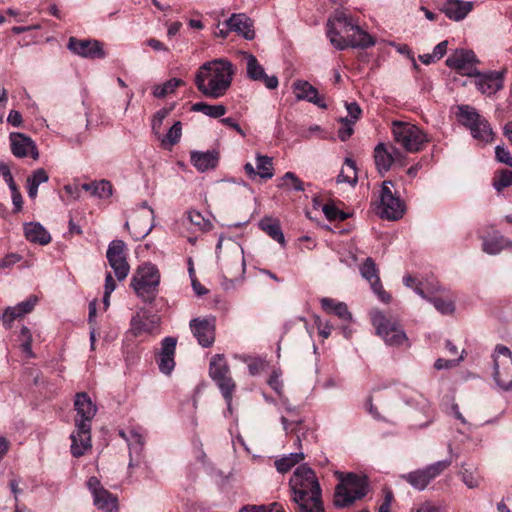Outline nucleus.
I'll return each instance as SVG.
<instances>
[{
	"mask_svg": "<svg viewBox=\"0 0 512 512\" xmlns=\"http://www.w3.org/2000/svg\"><path fill=\"white\" fill-rule=\"evenodd\" d=\"M326 36L338 50L348 47L365 49L375 45V39L360 27L358 19L342 8L336 9L329 16Z\"/></svg>",
	"mask_w": 512,
	"mask_h": 512,
	"instance_id": "nucleus-1",
	"label": "nucleus"
},
{
	"mask_svg": "<svg viewBox=\"0 0 512 512\" xmlns=\"http://www.w3.org/2000/svg\"><path fill=\"white\" fill-rule=\"evenodd\" d=\"M289 487L295 512H320V483L316 472L306 463L294 470Z\"/></svg>",
	"mask_w": 512,
	"mask_h": 512,
	"instance_id": "nucleus-2",
	"label": "nucleus"
},
{
	"mask_svg": "<svg viewBox=\"0 0 512 512\" xmlns=\"http://www.w3.org/2000/svg\"><path fill=\"white\" fill-rule=\"evenodd\" d=\"M234 73L233 64L226 59L208 61L197 71L195 85L205 97L218 99L230 88Z\"/></svg>",
	"mask_w": 512,
	"mask_h": 512,
	"instance_id": "nucleus-3",
	"label": "nucleus"
},
{
	"mask_svg": "<svg viewBox=\"0 0 512 512\" xmlns=\"http://www.w3.org/2000/svg\"><path fill=\"white\" fill-rule=\"evenodd\" d=\"M74 407L77 412L76 432L70 437L71 453L74 457H80L91 447V422L97 413V406L86 392H79L75 395Z\"/></svg>",
	"mask_w": 512,
	"mask_h": 512,
	"instance_id": "nucleus-4",
	"label": "nucleus"
},
{
	"mask_svg": "<svg viewBox=\"0 0 512 512\" xmlns=\"http://www.w3.org/2000/svg\"><path fill=\"white\" fill-rule=\"evenodd\" d=\"M339 484L336 487L334 504L345 508L353 505L355 501L362 499L368 493V479L365 475L355 473L336 472Z\"/></svg>",
	"mask_w": 512,
	"mask_h": 512,
	"instance_id": "nucleus-5",
	"label": "nucleus"
},
{
	"mask_svg": "<svg viewBox=\"0 0 512 512\" xmlns=\"http://www.w3.org/2000/svg\"><path fill=\"white\" fill-rule=\"evenodd\" d=\"M160 284V272L152 263L139 265L132 275L130 286L135 294L147 304H152L157 295Z\"/></svg>",
	"mask_w": 512,
	"mask_h": 512,
	"instance_id": "nucleus-6",
	"label": "nucleus"
},
{
	"mask_svg": "<svg viewBox=\"0 0 512 512\" xmlns=\"http://www.w3.org/2000/svg\"><path fill=\"white\" fill-rule=\"evenodd\" d=\"M460 124L469 129L472 137L480 142L489 143L493 140V130L485 117L470 105H458L456 112Z\"/></svg>",
	"mask_w": 512,
	"mask_h": 512,
	"instance_id": "nucleus-7",
	"label": "nucleus"
},
{
	"mask_svg": "<svg viewBox=\"0 0 512 512\" xmlns=\"http://www.w3.org/2000/svg\"><path fill=\"white\" fill-rule=\"evenodd\" d=\"M394 141L406 152L416 153L429 141L427 135L416 125L394 121L392 125Z\"/></svg>",
	"mask_w": 512,
	"mask_h": 512,
	"instance_id": "nucleus-8",
	"label": "nucleus"
},
{
	"mask_svg": "<svg viewBox=\"0 0 512 512\" xmlns=\"http://www.w3.org/2000/svg\"><path fill=\"white\" fill-rule=\"evenodd\" d=\"M371 323L376 333L387 345L399 346L408 340L398 321L387 318L380 310L370 312Z\"/></svg>",
	"mask_w": 512,
	"mask_h": 512,
	"instance_id": "nucleus-9",
	"label": "nucleus"
},
{
	"mask_svg": "<svg viewBox=\"0 0 512 512\" xmlns=\"http://www.w3.org/2000/svg\"><path fill=\"white\" fill-rule=\"evenodd\" d=\"M493 378L502 391L512 390V352L504 345H497L493 353Z\"/></svg>",
	"mask_w": 512,
	"mask_h": 512,
	"instance_id": "nucleus-10",
	"label": "nucleus"
},
{
	"mask_svg": "<svg viewBox=\"0 0 512 512\" xmlns=\"http://www.w3.org/2000/svg\"><path fill=\"white\" fill-rule=\"evenodd\" d=\"M452 458L437 461L421 469H416L401 475V478L409 483L414 489L423 491L427 486L441 475L452 464Z\"/></svg>",
	"mask_w": 512,
	"mask_h": 512,
	"instance_id": "nucleus-11",
	"label": "nucleus"
},
{
	"mask_svg": "<svg viewBox=\"0 0 512 512\" xmlns=\"http://www.w3.org/2000/svg\"><path fill=\"white\" fill-rule=\"evenodd\" d=\"M392 181H384L379 194L380 203L377 213L382 219L398 220L405 212V205L401 199L392 192Z\"/></svg>",
	"mask_w": 512,
	"mask_h": 512,
	"instance_id": "nucleus-12",
	"label": "nucleus"
},
{
	"mask_svg": "<svg viewBox=\"0 0 512 512\" xmlns=\"http://www.w3.org/2000/svg\"><path fill=\"white\" fill-rule=\"evenodd\" d=\"M106 258L110 267L113 269L116 278L119 281L124 280L130 271V266L126 259L125 242L119 239L111 241L108 245Z\"/></svg>",
	"mask_w": 512,
	"mask_h": 512,
	"instance_id": "nucleus-13",
	"label": "nucleus"
},
{
	"mask_svg": "<svg viewBox=\"0 0 512 512\" xmlns=\"http://www.w3.org/2000/svg\"><path fill=\"white\" fill-rule=\"evenodd\" d=\"M478 62L476 55L471 50L457 49L447 59L446 65L455 69L462 75L472 77L477 74V68L475 64Z\"/></svg>",
	"mask_w": 512,
	"mask_h": 512,
	"instance_id": "nucleus-14",
	"label": "nucleus"
},
{
	"mask_svg": "<svg viewBox=\"0 0 512 512\" xmlns=\"http://www.w3.org/2000/svg\"><path fill=\"white\" fill-rule=\"evenodd\" d=\"M160 321L161 319L157 314L140 309L130 320L129 332L135 337L142 334L152 335L158 330Z\"/></svg>",
	"mask_w": 512,
	"mask_h": 512,
	"instance_id": "nucleus-15",
	"label": "nucleus"
},
{
	"mask_svg": "<svg viewBox=\"0 0 512 512\" xmlns=\"http://www.w3.org/2000/svg\"><path fill=\"white\" fill-rule=\"evenodd\" d=\"M193 336L200 346L208 348L215 341V318H193L189 323Z\"/></svg>",
	"mask_w": 512,
	"mask_h": 512,
	"instance_id": "nucleus-16",
	"label": "nucleus"
},
{
	"mask_svg": "<svg viewBox=\"0 0 512 512\" xmlns=\"http://www.w3.org/2000/svg\"><path fill=\"white\" fill-rule=\"evenodd\" d=\"M67 47L74 54L84 58L103 59L106 57L102 43L98 40L70 37Z\"/></svg>",
	"mask_w": 512,
	"mask_h": 512,
	"instance_id": "nucleus-17",
	"label": "nucleus"
},
{
	"mask_svg": "<svg viewBox=\"0 0 512 512\" xmlns=\"http://www.w3.org/2000/svg\"><path fill=\"white\" fill-rule=\"evenodd\" d=\"M243 54L246 59L247 77L252 81L262 82L267 89H276L279 84L277 76H268L265 73L264 67L259 63L256 56L253 54L247 52H244Z\"/></svg>",
	"mask_w": 512,
	"mask_h": 512,
	"instance_id": "nucleus-18",
	"label": "nucleus"
},
{
	"mask_svg": "<svg viewBox=\"0 0 512 512\" xmlns=\"http://www.w3.org/2000/svg\"><path fill=\"white\" fill-rule=\"evenodd\" d=\"M11 151L15 157L24 158L31 156L34 160L39 158V152L35 142L23 133L12 132L9 135Z\"/></svg>",
	"mask_w": 512,
	"mask_h": 512,
	"instance_id": "nucleus-19",
	"label": "nucleus"
},
{
	"mask_svg": "<svg viewBox=\"0 0 512 512\" xmlns=\"http://www.w3.org/2000/svg\"><path fill=\"white\" fill-rule=\"evenodd\" d=\"M360 273L371 285L372 290L376 293L382 302H389L391 296L383 289L378 275L377 266L372 258H367L360 267Z\"/></svg>",
	"mask_w": 512,
	"mask_h": 512,
	"instance_id": "nucleus-20",
	"label": "nucleus"
},
{
	"mask_svg": "<svg viewBox=\"0 0 512 512\" xmlns=\"http://www.w3.org/2000/svg\"><path fill=\"white\" fill-rule=\"evenodd\" d=\"M475 86L477 89L487 96L494 95L503 88V76L500 72H487L474 74Z\"/></svg>",
	"mask_w": 512,
	"mask_h": 512,
	"instance_id": "nucleus-21",
	"label": "nucleus"
},
{
	"mask_svg": "<svg viewBox=\"0 0 512 512\" xmlns=\"http://www.w3.org/2000/svg\"><path fill=\"white\" fill-rule=\"evenodd\" d=\"M177 339L175 337H165L161 341V350L158 359V368L161 373L170 375L175 367V351H176Z\"/></svg>",
	"mask_w": 512,
	"mask_h": 512,
	"instance_id": "nucleus-22",
	"label": "nucleus"
},
{
	"mask_svg": "<svg viewBox=\"0 0 512 512\" xmlns=\"http://www.w3.org/2000/svg\"><path fill=\"white\" fill-rule=\"evenodd\" d=\"M223 25L228 27V30L234 31L243 36L246 40H253L255 38V31L253 29V21L244 13L232 14Z\"/></svg>",
	"mask_w": 512,
	"mask_h": 512,
	"instance_id": "nucleus-23",
	"label": "nucleus"
},
{
	"mask_svg": "<svg viewBox=\"0 0 512 512\" xmlns=\"http://www.w3.org/2000/svg\"><path fill=\"white\" fill-rule=\"evenodd\" d=\"M219 158V152L216 150L192 151L190 153V161L199 172L215 169L219 163Z\"/></svg>",
	"mask_w": 512,
	"mask_h": 512,
	"instance_id": "nucleus-24",
	"label": "nucleus"
},
{
	"mask_svg": "<svg viewBox=\"0 0 512 512\" xmlns=\"http://www.w3.org/2000/svg\"><path fill=\"white\" fill-rule=\"evenodd\" d=\"M473 2L462 0H447L443 7L445 15L454 21L463 20L472 10Z\"/></svg>",
	"mask_w": 512,
	"mask_h": 512,
	"instance_id": "nucleus-25",
	"label": "nucleus"
},
{
	"mask_svg": "<svg viewBox=\"0 0 512 512\" xmlns=\"http://www.w3.org/2000/svg\"><path fill=\"white\" fill-rule=\"evenodd\" d=\"M322 310L327 314L336 316L343 322H350L352 320V314L344 302L332 298H322Z\"/></svg>",
	"mask_w": 512,
	"mask_h": 512,
	"instance_id": "nucleus-26",
	"label": "nucleus"
},
{
	"mask_svg": "<svg viewBox=\"0 0 512 512\" xmlns=\"http://www.w3.org/2000/svg\"><path fill=\"white\" fill-rule=\"evenodd\" d=\"M24 234L28 241L40 245H47L51 242L50 233L40 223L24 224Z\"/></svg>",
	"mask_w": 512,
	"mask_h": 512,
	"instance_id": "nucleus-27",
	"label": "nucleus"
},
{
	"mask_svg": "<svg viewBox=\"0 0 512 512\" xmlns=\"http://www.w3.org/2000/svg\"><path fill=\"white\" fill-rule=\"evenodd\" d=\"M345 204L340 200H330L322 204V213L331 222H342L350 217V213L344 210Z\"/></svg>",
	"mask_w": 512,
	"mask_h": 512,
	"instance_id": "nucleus-28",
	"label": "nucleus"
},
{
	"mask_svg": "<svg viewBox=\"0 0 512 512\" xmlns=\"http://www.w3.org/2000/svg\"><path fill=\"white\" fill-rule=\"evenodd\" d=\"M293 88L297 100H306L320 106L318 90L307 81L298 80L294 82Z\"/></svg>",
	"mask_w": 512,
	"mask_h": 512,
	"instance_id": "nucleus-29",
	"label": "nucleus"
},
{
	"mask_svg": "<svg viewBox=\"0 0 512 512\" xmlns=\"http://www.w3.org/2000/svg\"><path fill=\"white\" fill-rule=\"evenodd\" d=\"M482 249L490 255H497L504 249H512V241L502 235L483 238Z\"/></svg>",
	"mask_w": 512,
	"mask_h": 512,
	"instance_id": "nucleus-30",
	"label": "nucleus"
},
{
	"mask_svg": "<svg viewBox=\"0 0 512 512\" xmlns=\"http://www.w3.org/2000/svg\"><path fill=\"white\" fill-rule=\"evenodd\" d=\"M258 226L273 240L281 245H285V238L279 220L265 216L259 221Z\"/></svg>",
	"mask_w": 512,
	"mask_h": 512,
	"instance_id": "nucleus-31",
	"label": "nucleus"
},
{
	"mask_svg": "<svg viewBox=\"0 0 512 512\" xmlns=\"http://www.w3.org/2000/svg\"><path fill=\"white\" fill-rule=\"evenodd\" d=\"M374 160L379 173L383 174L389 171L393 164L392 152L390 147L384 143H379L374 149Z\"/></svg>",
	"mask_w": 512,
	"mask_h": 512,
	"instance_id": "nucleus-32",
	"label": "nucleus"
},
{
	"mask_svg": "<svg viewBox=\"0 0 512 512\" xmlns=\"http://www.w3.org/2000/svg\"><path fill=\"white\" fill-rule=\"evenodd\" d=\"M217 387L219 388L222 397L224 398L227 408L229 411H231V404L233 395L236 391V383L233 380V378L229 375H225L223 377H220L216 380H214Z\"/></svg>",
	"mask_w": 512,
	"mask_h": 512,
	"instance_id": "nucleus-33",
	"label": "nucleus"
},
{
	"mask_svg": "<svg viewBox=\"0 0 512 512\" xmlns=\"http://www.w3.org/2000/svg\"><path fill=\"white\" fill-rule=\"evenodd\" d=\"M94 505L105 512H114L117 510V498L107 489L93 496Z\"/></svg>",
	"mask_w": 512,
	"mask_h": 512,
	"instance_id": "nucleus-34",
	"label": "nucleus"
},
{
	"mask_svg": "<svg viewBox=\"0 0 512 512\" xmlns=\"http://www.w3.org/2000/svg\"><path fill=\"white\" fill-rule=\"evenodd\" d=\"M230 374L229 366L223 354H215L209 365V376L214 381L220 377Z\"/></svg>",
	"mask_w": 512,
	"mask_h": 512,
	"instance_id": "nucleus-35",
	"label": "nucleus"
},
{
	"mask_svg": "<svg viewBox=\"0 0 512 512\" xmlns=\"http://www.w3.org/2000/svg\"><path fill=\"white\" fill-rule=\"evenodd\" d=\"M49 180V176L45 169L38 168L27 178V192L31 199H35L38 193V187L40 184L45 183Z\"/></svg>",
	"mask_w": 512,
	"mask_h": 512,
	"instance_id": "nucleus-36",
	"label": "nucleus"
},
{
	"mask_svg": "<svg viewBox=\"0 0 512 512\" xmlns=\"http://www.w3.org/2000/svg\"><path fill=\"white\" fill-rule=\"evenodd\" d=\"M191 110L194 112H201L206 116L211 118H220L222 117L227 109L223 104L210 105L206 102H197L194 103L191 107Z\"/></svg>",
	"mask_w": 512,
	"mask_h": 512,
	"instance_id": "nucleus-37",
	"label": "nucleus"
},
{
	"mask_svg": "<svg viewBox=\"0 0 512 512\" xmlns=\"http://www.w3.org/2000/svg\"><path fill=\"white\" fill-rule=\"evenodd\" d=\"M304 459L302 452H294L283 456L275 461V467L279 473H287L295 465L299 464Z\"/></svg>",
	"mask_w": 512,
	"mask_h": 512,
	"instance_id": "nucleus-38",
	"label": "nucleus"
},
{
	"mask_svg": "<svg viewBox=\"0 0 512 512\" xmlns=\"http://www.w3.org/2000/svg\"><path fill=\"white\" fill-rule=\"evenodd\" d=\"M337 182L338 183H348L352 186H354L357 183L356 164L352 159H350V158L345 159L344 167L342 168L341 172L337 176Z\"/></svg>",
	"mask_w": 512,
	"mask_h": 512,
	"instance_id": "nucleus-39",
	"label": "nucleus"
},
{
	"mask_svg": "<svg viewBox=\"0 0 512 512\" xmlns=\"http://www.w3.org/2000/svg\"><path fill=\"white\" fill-rule=\"evenodd\" d=\"M404 403L408 406L414 407L424 414H428L430 411L429 400L421 393L415 392L412 396H402Z\"/></svg>",
	"mask_w": 512,
	"mask_h": 512,
	"instance_id": "nucleus-40",
	"label": "nucleus"
},
{
	"mask_svg": "<svg viewBox=\"0 0 512 512\" xmlns=\"http://www.w3.org/2000/svg\"><path fill=\"white\" fill-rule=\"evenodd\" d=\"M257 176L262 179H271L273 177L272 158L258 154L256 157Z\"/></svg>",
	"mask_w": 512,
	"mask_h": 512,
	"instance_id": "nucleus-41",
	"label": "nucleus"
},
{
	"mask_svg": "<svg viewBox=\"0 0 512 512\" xmlns=\"http://www.w3.org/2000/svg\"><path fill=\"white\" fill-rule=\"evenodd\" d=\"M185 85V82L179 78H172L162 85L154 87L153 95L156 98H164L168 94H172L177 87Z\"/></svg>",
	"mask_w": 512,
	"mask_h": 512,
	"instance_id": "nucleus-42",
	"label": "nucleus"
},
{
	"mask_svg": "<svg viewBox=\"0 0 512 512\" xmlns=\"http://www.w3.org/2000/svg\"><path fill=\"white\" fill-rule=\"evenodd\" d=\"M187 219L192 225L198 227L202 231H209L212 228L211 222L206 220L202 214L196 210L188 211Z\"/></svg>",
	"mask_w": 512,
	"mask_h": 512,
	"instance_id": "nucleus-43",
	"label": "nucleus"
},
{
	"mask_svg": "<svg viewBox=\"0 0 512 512\" xmlns=\"http://www.w3.org/2000/svg\"><path fill=\"white\" fill-rule=\"evenodd\" d=\"M182 135V124L180 121H176L173 126L169 129L167 134L162 139V144L166 146L169 144L170 146H174L180 141Z\"/></svg>",
	"mask_w": 512,
	"mask_h": 512,
	"instance_id": "nucleus-44",
	"label": "nucleus"
},
{
	"mask_svg": "<svg viewBox=\"0 0 512 512\" xmlns=\"http://www.w3.org/2000/svg\"><path fill=\"white\" fill-rule=\"evenodd\" d=\"M19 337L22 341L20 344L22 352H24L28 358H33L35 355L32 351V335L26 326L21 328Z\"/></svg>",
	"mask_w": 512,
	"mask_h": 512,
	"instance_id": "nucleus-45",
	"label": "nucleus"
},
{
	"mask_svg": "<svg viewBox=\"0 0 512 512\" xmlns=\"http://www.w3.org/2000/svg\"><path fill=\"white\" fill-rule=\"evenodd\" d=\"M512 185V171L501 170L493 180V186L497 191Z\"/></svg>",
	"mask_w": 512,
	"mask_h": 512,
	"instance_id": "nucleus-46",
	"label": "nucleus"
},
{
	"mask_svg": "<svg viewBox=\"0 0 512 512\" xmlns=\"http://www.w3.org/2000/svg\"><path fill=\"white\" fill-rule=\"evenodd\" d=\"M461 479L463 483L469 488L474 489L479 486L480 477L476 470H470L467 468H463L460 472Z\"/></svg>",
	"mask_w": 512,
	"mask_h": 512,
	"instance_id": "nucleus-47",
	"label": "nucleus"
},
{
	"mask_svg": "<svg viewBox=\"0 0 512 512\" xmlns=\"http://www.w3.org/2000/svg\"><path fill=\"white\" fill-rule=\"evenodd\" d=\"M340 122H341V127L338 130V137L341 141L344 142L352 136V134L354 132L353 126L355 123H354V121H351L348 118H341Z\"/></svg>",
	"mask_w": 512,
	"mask_h": 512,
	"instance_id": "nucleus-48",
	"label": "nucleus"
},
{
	"mask_svg": "<svg viewBox=\"0 0 512 512\" xmlns=\"http://www.w3.org/2000/svg\"><path fill=\"white\" fill-rule=\"evenodd\" d=\"M112 184L107 180H101L97 182V186H95V194L94 196H98L99 198H109L112 195Z\"/></svg>",
	"mask_w": 512,
	"mask_h": 512,
	"instance_id": "nucleus-49",
	"label": "nucleus"
},
{
	"mask_svg": "<svg viewBox=\"0 0 512 512\" xmlns=\"http://www.w3.org/2000/svg\"><path fill=\"white\" fill-rule=\"evenodd\" d=\"M495 158L498 162L512 167V156L504 146L498 145L495 148Z\"/></svg>",
	"mask_w": 512,
	"mask_h": 512,
	"instance_id": "nucleus-50",
	"label": "nucleus"
},
{
	"mask_svg": "<svg viewBox=\"0 0 512 512\" xmlns=\"http://www.w3.org/2000/svg\"><path fill=\"white\" fill-rule=\"evenodd\" d=\"M433 303L434 307L442 314L452 313L454 310L453 303L450 301H445L439 298L430 299Z\"/></svg>",
	"mask_w": 512,
	"mask_h": 512,
	"instance_id": "nucleus-51",
	"label": "nucleus"
},
{
	"mask_svg": "<svg viewBox=\"0 0 512 512\" xmlns=\"http://www.w3.org/2000/svg\"><path fill=\"white\" fill-rule=\"evenodd\" d=\"M19 317H21V315L15 306L7 307L2 315V321L7 328H10L12 322Z\"/></svg>",
	"mask_w": 512,
	"mask_h": 512,
	"instance_id": "nucleus-52",
	"label": "nucleus"
},
{
	"mask_svg": "<svg viewBox=\"0 0 512 512\" xmlns=\"http://www.w3.org/2000/svg\"><path fill=\"white\" fill-rule=\"evenodd\" d=\"M170 111H171V109L163 108L155 113L154 118L152 120V129L155 133L159 132V130L162 126L163 120L168 116Z\"/></svg>",
	"mask_w": 512,
	"mask_h": 512,
	"instance_id": "nucleus-53",
	"label": "nucleus"
},
{
	"mask_svg": "<svg viewBox=\"0 0 512 512\" xmlns=\"http://www.w3.org/2000/svg\"><path fill=\"white\" fill-rule=\"evenodd\" d=\"M37 302V298L31 296L27 300L18 303L15 307L17 308V311L20 313L21 317L30 313Z\"/></svg>",
	"mask_w": 512,
	"mask_h": 512,
	"instance_id": "nucleus-54",
	"label": "nucleus"
},
{
	"mask_svg": "<svg viewBox=\"0 0 512 512\" xmlns=\"http://www.w3.org/2000/svg\"><path fill=\"white\" fill-rule=\"evenodd\" d=\"M282 180H283L282 186H286L287 181L290 180L293 183L294 190H296V191L304 190L303 182L293 172H286L284 174V176L282 177Z\"/></svg>",
	"mask_w": 512,
	"mask_h": 512,
	"instance_id": "nucleus-55",
	"label": "nucleus"
},
{
	"mask_svg": "<svg viewBox=\"0 0 512 512\" xmlns=\"http://www.w3.org/2000/svg\"><path fill=\"white\" fill-rule=\"evenodd\" d=\"M403 283L405 286L409 288H413L414 291L421 296L422 298H426V295L424 293V290L422 288L421 283H417V280L413 278L412 276L408 275L403 278Z\"/></svg>",
	"mask_w": 512,
	"mask_h": 512,
	"instance_id": "nucleus-56",
	"label": "nucleus"
},
{
	"mask_svg": "<svg viewBox=\"0 0 512 512\" xmlns=\"http://www.w3.org/2000/svg\"><path fill=\"white\" fill-rule=\"evenodd\" d=\"M22 260V256L17 253H9L0 261V269L11 268Z\"/></svg>",
	"mask_w": 512,
	"mask_h": 512,
	"instance_id": "nucleus-57",
	"label": "nucleus"
},
{
	"mask_svg": "<svg viewBox=\"0 0 512 512\" xmlns=\"http://www.w3.org/2000/svg\"><path fill=\"white\" fill-rule=\"evenodd\" d=\"M461 360H463V356H460V358L457 360H446L443 358H438L434 363V368L436 370L450 369L456 366Z\"/></svg>",
	"mask_w": 512,
	"mask_h": 512,
	"instance_id": "nucleus-58",
	"label": "nucleus"
},
{
	"mask_svg": "<svg viewBox=\"0 0 512 512\" xmlns=\"http://www.w3.org/2000/svg\"><path fill=\"white\" fill-rule=\"evenodd\" d=\"M279 377H280V373L276 370H274L272 372V374L270 375L269 379H268V385L277 393V394H281V390H282V383L281 381L279 380Z\"/></svg>",
	"mask_w": 512,
	"mask_h": 512,
	"instance_id": "nucleus-59",
	"label": "nucleus"
},
{
	"mask_svg": "<svg viewBox=\"0 0 512 512\" xmlns=\"http://www.w3.org/2000/svg\"><path fill=\"white\" fill-rule=\"evenodd\" d=\"M411 512H445L444 509L432 502L426 501L422 503L417 509Z\"/></svg>",
	"mask_w": 512,
	"mask_h": 512,
	"instance_id": "nucleus-60",
	"label": "nucleus"
},
{
	"mask_svg": "<svg viewBox=\"0 0 512 512\" xmlns=\"http://www.w3.org/2000/svg\"><path fill=\"white\" fill-rule=\"evenodd\" d=\"M346 110L351 118L350 120L354 121V123L359 119L362 113L360 106L356 102L346 103Z\"/></svg>",
	"mask_w": 512,
	"mask_h": 512,
	"instance_id": "nucleus-61",
	"label": "nucleus"
},
{
	"mask_svg": "<svg viewBox=\"0 0 512 512\" xmlns=\"http://www.w3.org/2000/svg\"><path fill=\"white\" fill-rule=\"evenodd\" d=\"M87 487L93 496L95 494L105 490V488L102 486L100 480L95 476H92L88 479Z\"/></svg>",
	"mask_w": 512,
	"mask_h": 512,
	"instance_id": "nucleus-62",
	"label": "nucleus"
},
{
	"mask_svg": "<svg viewBox=\"0 0 512 512\" xmlns=\"http://www.w3.org/2000/svg\"><path fill=\"white\" fill-rule=\"evenodd\" d=\"M393 493L390 490L385 491V496L382 504L380 505L378 512H390V506L393 501Z\"/></svg>",
	"mask_w": 512,
	"mask_h": 512,
	"instance_id": "nucleus-63",
	"label": "nucleus"
},
{
	"mask_svg": "<svg viewBox=\"0 0 512 512\" xmlns=\"http://www.w3.org/2000/svg\"><path fill=\"white\" fill-rule=\"evenodd\" d=\"M7 122L14 127L21 126V124L23 122L21 113L17 110H11L7 117Z\"/></svg>",
	"mask_w": 512,
	"mask_h": 512,
	"instance_id": "nucleus-64",
	"label": "nucleus"
}]
</instances>
